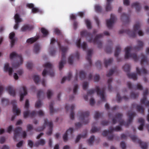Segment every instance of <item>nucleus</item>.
<instances>
[{"label":"nucleus","mask_w":149,"mask_h":149,"mask_svg":"<svg viewBox=\"0 0 149 149\" xmlns=\"http://www.w3.org/2000/svg\"><path fill=\"white\" fill-rule=\"evenodd\" d=\"M39 38L38 36L32 37L26 40V42L29 44H32L37 41Z\"/></svg>","instance_id":"obj_31"},{"label":"nucleus","mask_w":149,"mask_h":149,"mask_svg":"<svg viewBox=\"0 0 149 149\" xmlns=\"http://www.w3.org/2000/svg\"><path fill=\"white\" fill-rule=\"evenodd\" d=\"M136 115V113L135 112H132L131 111H129L127 113V116H128L129 119L127 122H125L122 119L123 114L119 113H117L112 118L113 124H115L117 121H118L120 125H124L126 127H128L132 123L133 118Z\"/></svg>","instance_id":"obj_1"},{"label":"nucleus","mask_w":149,"mask_h":149,"mask_svg":"<svg viewBox=\"0 0 149 149\" xmlns=\"http://www.w3.org/2000/svg\"><path fill=\"white\" fill-rule=\"evenodd\" d=\"M139 93H134L133 92H132L130 94V97L132 99H135L139 96Z\"/></svg>","instance_id":"obj_53"},{"label":"nucleus","mask_w":149,"mask_h":149,"mask_svg":"<svg viewBox=\"0 0 149 149\" xmlns=\"http://www.w3.org/2000/svg\"><path fill=\"white\" fill-rule=\"evenodd\" d=\"M68 50L67 48H62V58L59 63V69L61 70L64 66V64L66 63L65 53Z\"/></svg>","instance_id":"obj_11"},{"label":"nucleus","mask_w":149,"mask_h":149,"mask_svg":"<svg viewBox=\"0 0 149 149\" xmlns=\"http://www.w3.org/2000/svg\"><path fill=\"white\" fill-rule=\"evenodd\" d=\"M105 90V88H102L100 89L98 86H97L95 87V89H91L88 90L87 92V95H91L93 94L96 91L97 95H99L100 97L102 100L105 101L106 100L104 96Z\"/></svg>","instance_id":"obj_3"},{"label":"nucleus","mask_w":149,"mask_h":149,"mask_svg":"<svg viewBox=\"0 0 149 149\" xmlns=\"http://www.w3.org/2000/svg\"><path fill=\"white\" fill-rule=\"evenodd\" d=\"M137 45L134 47V49L135 50L139 51L142 49L143 46V43L142 41L138 40L137 41Z\"/></svg>","instance_id":"obj_24"},{"label":"nucleus","mask_w":149,"mask_h":149,"mask_svg":"<svg viewBox=\"0 0 149 149\" xmlns=\"http://www.w3.org/2000/svg\"><path fill=\"white\" fill-rule=\"evenodd\" d=\"M16 103V101L15 100L11 101V104L13 105V112L14 113H15L17 115H18L20 113V111L17 108Z\"/></svg>","instance_id":"obj_19"},{"label":"nucleus","mask_w":149,"mask_h":149,"mask_svg":"<svg viewBox=\"0 0 149 149\" xmlns=\"http://www.w3.org/2000/svg\"><path fill=\"white\" fill-rule=\"evenodd\" d=\"M109 129V130H104L102 132V135L103 136H108V139L109 140H112L114 137V135L112 134V132L114 130L119 131L121 129V127L118 126H116L115 128L110 127Z\"/></svg>","instance_id":"obj_5"},{"label":"nucleus","mask_w":149,"mask_h":149,"mask_svg":"<svg viewBox=\"0 0 149 149\" xmlns=\"http://www.w3.org/2000/svg\"><path fill=\"white\" fill-rule=\"evenodd\" d=\"M72 73L70 72H69L68 73V76L67 77H63L61 81V83H63L66 80H68L69 81L72 77Z\"/></svg>","instance_id":"obj_35"},{"label":"nucleus","mask_w":149,"mask_h":149,"mask_svg":"<svg viewBox=\"0 0 149 149\" xmlns=\"http://www.w3.org/2000/svg\"><path fill=\"white\" fill-rule=\"evenodd\" d=\"M26 66L28 69H31L33 66V64L32 62L31 61L28 62L26 64Z\"/></svg>","instance_id":"obj_58"},{"label":"nucleus","mask_w":149,"mask_h":149,"mask_svg":"<svg viewBox=\"0 0 149 149\" xmlns=\"http://www.w3.org/2000/svg\"><path fill=\"white\" fill-rule=\"evenodd\" d=\"M105 8L107 11H111L112 9L111 4L107 3Z\"/></svg>","instance_id":"obj_57"},{"label":"nucleus","mask_w":149,"mask_h":149,"mask_svg":"<svg viewBox=\"0 0 149 149\" xmlns=\"http://www.w3.org/2000/svg\"><path fill=\"white\" fill-rule=\"evenodd\" d=\"M130 137L134 142L137 143L139 144L142 149H147L148 145L146 143L142 142L135 135H131Z\"/></svg>","instance_id":"obj_10"},{"label":"nucleus","mask_w":149,"mask_h":149,"mask_svg":"<svg viewBox=\"0 0 149 149\" xmlns=\"http://www.w3.org/2000/svg\"><path fill=\"white\" fill-rule=\"evenodd\" d=\"M122 99H124L125 101H127L128 99V98L126 96H124L123 97H121L120 94L118 93L117 95V102H120Z\"/></svg>","instance_id":"obj_33"},{"label":"nucleus","mask_w":149,"mask_h":149,"mask_svg":"<svg viewBox=\"0 0 149 149\" xmlns=\"http://www.w3.org/2000/svg\"><path fill=\"white\" fill-rule=\"evenodd\" d=\"M113 61V58H110L108 60H105L104 61V63L106 68H107L108 65L111 64Z\"/></svg>","instance_id":"obj_40"},{"label":"nucleus","mask_w":149,"mask_h":149,"mask_svg":"<svg viewBox=\"0 0 149 149\" xmlns=\"http://www.w3.org/2000/svg\"><path fill=\"white\" fill-rule=\"evenodd\" d=\"M22 131V128L21 127H16L14 130V136L13 139L15 141L17 139V137H19L20 136V133Z\"/></svg>","instance_id":"obj_16"},{"label":"nucleus","mask_w":149,"mask_h":149,"mask_svg":"<svg viewBox=\"0 0 149 149\" xmlns=\"http://www.w3.org/2000/svg\"><path fill=\"white\" fill-rule=\"evenodd\" d=\"M132 47H127L125 48V59H127L129 57L132 58L134 61L136 62L139 59L137 55L135 53L130 54V52L132 50Z\"/></svg>","instance_id":"obj_8"},{"label":"nucleus","mask_w":149,"mask_h":149,"mask_svg":"<svg viewBox=\"0 0 149 149\" xmlns=\"http://www.w3.org/2000/svg\"><path fill=\"white\" fill-rule=\"evenodd\" d=\"M100 130V128H98L96 127H92L91 130V133H94L95 132L99 131Z\"/></svg>","instance_id":"obj_55"},{"label":"nucleus","mask_w":149,"mask_h":149,"mask_svg":"<svg viewBox=\"0 0 149 149\" xmlns=\"http://www.w3.org/2000/svg\"><path fill=\"white\" fill-rule=\"evenodd\" d=\"M41 31L43 34L44 37H45L48 34V32L47 30L44 28H42L41 29Z\"/></svg>","instance_id":"obj_47"},{"label":"nucleus","mask_w":149,"mask_h":149,"mask_svg":"<svg viewBox=\"0 0 149 149\" xmlns=\"http://www.w3.org/2000/svg\"><path fill=\"white\" fill-rule=\"evenodd\" d=\"M88 86V83L87 82H84L83 84V88L84 90H86Z\"/></svg>","instance_id":"obj_62"},{"label":"nucleus","mask_w":149,"mask_h":149,"mask_svg":"<svg viewBox=\"0 0 149 149\" xmlns=\"http://www.w3.org/2000/svg\"><path fill=\"white\" fill-rule=\"evenodd\" d=\"M121 51V48L119 45L116 46L114 55L116 57H118Z\"/></svg>","instance_id":"obj_39"},{"label":"nucleus","mask_w":149,"mask_h":149,"mask_svg":"<svg viewBox=\"0 0 149 149\" xmlns=\"http://www.w3.org/2000/svg\"><path fill=\"white\" fill-rule=\"evenodd\" d=\"M115 71V70L113 69H111L110 70L108 73L107 74V77H109L111 76L113 73Z\"/></svg>","instance_id":"obj_60"},{"label":"nucleus","mask_w":149,"mask_h":149,"mask_svg":"<svg viewBox=\"0 0 149 149\" xmlns=\"http://www.w3.org/2000/svg\"><path fill=\"white\" fill-rule=\"evenodd\" d=\"M123 69L125 72L127 73L130 72V66L128 64H125L123 67Z\"/></svg>","instance_id":"obj_41"},{"label":"nucleus","mask_w":149,"mask_h":149,"mask_svg":"<svg viewBox=\"0 0 149 149\" xmlns=\"http://www.w3.org/2000/svg\"><path fill=\"white\" fill-rule=\"evenodd\" d=\"M45 143V141L44 139H41L39 141L36 142L34 145V146L38 147L39 145L43 146Z\"/></svg>","instance_id":"obj_34"},{"label":"nucleus","mask_w":149,"mask_h":149,"mask_svg":"<svg viewBox=\"0 0 149 149\" xmlns=\"http://www.w3.org/2000/svg\"><path fill=\"white\" fill-rule=\"evenodd\" d=\"M74 104H72L70 107L67 105H66L65 107V109L67 111H68L70 109L71 113L70 115V119L72 120H73L74 118V114L73 111L74 109Z\"/></svg>","instance_id":"obj_21"},{"label":"nucleus","mask_w":149,"mask_h":149,"mask_svg":"<svg viewBox=\"0 0 149 149\" xmlns=\"http://www.w3.org/2000/svg\"><path fill=\"white\" fill-rule=\"evenodd\" d=\"M79 76L81 79H84L86 77V74L83 71H81L79 72Z\"/></svg>","instance_id":"obj_49"},{"label":"nucleus","mask_w":149,"mask_h":149,"mask_svg":"<svg viewBox=\"0 0 149 149\" xmlns=\"http://www.w3.org/2000/svg\"><path fill=\"white\" fill-rule=\"evenodd\" d=\"M132 7H135L137 11H139L141 9V6L138 2L133 3L132 5Z\"/></svg>","instance_id":"obj_38"},{"label":"nucleus","mask_w":149,"mask_h":149,"mask_svg":"<svg viewBox=\"0 0 149 149\" xmlns=\"http://www.w3.org/2000/svg\"><path fill=\"white\" fill-rule=\"evenodd\" d=\"M4 70L5 72H8L9 75L11 76L12 75L13 72V69L9 67V64L8 63L5 64L4 67Z\"/></svg>","instance_id":"obj_25"},{"label":"nucleus","mask_w":149,"mask_h":149,"mask_svg":"<svg viewBox=\"0 0 149 149\" xmlns=\"http://www.w3.org/2000/svg\"><path fill=\"white\" fill-rule=\"evenodd\" d=\"M115 20L116 17L115 15L111 14L110 19L106 20L107 25L108 28L109 29L111 28Z\"/></svg>","instance_id":"obj_13"},{"label":"nucleus","mask_w":149,"mask_h":149,"mask_svg":"<svg viewBox=\"0 0 149 149\" xmlns=\"http://www.w3.org/2000/svg\"><path fill=\"white\" fill-rule=\"evenodd\" d=\"M120 146L122 149H126V146L125 142L123 141H122L120 143Z\"/></svg>","instance_id":"obj_64"},{"label":"nucleus","mask_w":149,"mask_h":149,"mask_svg":"<svg viewBox=\"0 0 149 149\" xmlns=\"http://www.w3.org/2000/svg\"><path fill=\"white\" fill-rule=\"evenodd\" d=\"M136 71L137 74L140 75L141 74H146L148 73L147 70L144 68H142V69L140 70L138 67H136Z\"/></svg>","instance_id":"obj_26"},{"label":"nucleus","mask_w":149,"mask_h":149,"mask_svg":"<svg viewBox=\"0 0 149 149\" xmlns=\"http://www.w3.org/2000/svg\"><path fill=\"white\" fill-rule=\"evenodd\" d=\"M112 81V78H109L108 79L107 81V83L108 84V89L109 91L111 92L112 91V87L111 85V84Z\"/></svg>","instance_id":"obj_44"},{"label":"nucleus","mask_w":149,"mask_h":149,"mask_svg":"<svg viewBox=\"0 0 149 149\" xmlns=\"http://www.w3.org/2000/svg\"><path fill=\"white\" fill-rule=\"evenodd\" d=\"M132 106L133 108L136 107V109L138 112L144 114V109L142 106L135 103L133 104Z\"/></svg>","instance_id":"obj_20"},{"label":"nucleus","mask_w":149,"mask_h":149,"mask_svg":"<svg viewBox=\"0 0 149 149\" xmlns=\"http://www.w3.org/2000/svg\"><path fill=\"white\" fill-rule=\"evenodd\" d=\"M92 52L93 51L92 50L89 49L88 50L87 52V56L86 57V59L89 62L90 66H91L92 64L91 58Z\"/></svg>","instance_id":"obj_27"},{"label":"nucleus","mask_w":149,"mask_h":149,"mask_svg":"<svg viewBox=\"0 0 149 149\" xmlns=\"http://www.w3.org/2000/svg\"><path fill=\"white\" fill-rule=\"evenodd\" d=\"M140 28L139 22H138L134 26V31H130L129 29L126 30H121L119 31L120 34L125 33L127 34L130 37H134L136 36L137 31L139 30Z\"/></svg>","instance_id":"obj_4"},{"label":"nucleus","mask_w":149,"mask_h":149,"mask_svg":"<svg viewBox=\"0 0 149 149\" xmlns=\"http://www.w3.org/2000/svg\"><path fill=\"white\" fill-rule=\"evenodd\" d=\"M87 134V132H86L85 134L84 135H81V134L79 135L77 137L76 139L75 140V142L76 143L78 142L80 140L81 138H85Z\"/></svg>","instance_id":"obj_42"},{"label":"nucleus","mask_w":149,"mask_h":149,"mask_svg":"<svg viewBox=\"0 0 149 149\" xmlns=\"http://www.w3.org/2000/svg\"><path fill=\"white\" fill-rule=\"evenodd\" d=\"M55 42H56L57 43L58 46L59 47L60 50L62 51V48H66L63 46H61L60 43L58 41L56 40L54 38H52L51 40L50 44H53Z\"/></svg>","instance_id":"obj_32"},{"label":"nucleus","mask_w":149,"mask_h":149,"mask_svg":"<svg viewBox=\"0 0 149 149\" xmlns=\"http://www.w3.org/2000/svg\"><path fill=\"white\" fill-rule=\"evenodd\" d=\"M43 92L41 90L38 91L37 93V96L38 100L37 101L35 104V107L36 108H39L41 106L42 104L41 101L39 100L41 95L43 94Z\"/></svg>","instance_id":"obj_22"},{"label":"nucleus","mask_w":149,"mask_h":149,"mask_svg":"<svg viewBox=\"0 0 149 149\" xmlns=\"http://www.w3.org/2000/svg\"><path fill=\"white\" fill-rule=\"evenodd\" d=\"M127 75L128 77L129 78L132 79L134 80L137 79V75L134 73H130V72H128L127 73Z\"/></svg>","instance_id":"obj_37"},{"label":"nucleus","mask_w":149,"mask_h":149,"mask_svg":"<svg viewBox=\"0 0 149 149\" xmlns=\"http://www.w3.org/2000/svg\"><path fill=\"white\" fill-rule=\"evenodd\" d=\"M74 56L73 55H71L68 58V62L70 64L72 65L73 63V60Z\"/></svg>","instance_id":"obj_54"},{"label":"nucleus","mask_w":149,"mask_h":149,"mask_svg":"<svg viewBox=\"0 0 149 149\" xmlns=\"http://www.w3.org/2000/svg\"><path fill=\"white\" fill-rule=\"evenodd\" d=\"M85 22L87 28L88 29H91V26L90 21L88 19H86L85 20Z\"/></svg>","instance_id":"obj_56"},{"label":"nucleus","mask_w":149,"mask_h":149,"mask_svg":"<svg viewBox=\"0 0 149 149\" xmlns=\"http://www.w3.org/2000/svg\"><path fill=\"white\" fill-rule=\"evenodd\" d=\"M127 84L128 87L130 89H133L135 90L139 89L140 90H143V86L140 84H137L136 86L135 87L134 86H133L132 85L130 81L127 82Z\"/></svg>","instance_id":"obj_17"},{"label":"nucleus","mask_w":149,"mask_h":149,"mask_svg":"<svg viewBox=\"0 0 149 149\" xmlns=\"http://www.w3.org/2000/svg\"><path fill=\"white\" fill-rule=\"evenodd\" d=\"M1 103L3 105H8L9 102V100L7 99L2 98L1 100Z\"/></svg>","instance_id":"obj_50"},{"label":"nucleus","mask_w":149,"mask_h":149,"mask_svg":"<svg viewBox=\"0 0 149 149\" xmlns=\"http://www.w3.org/2000/svg\"><path fill=\"white\" fill-rule=\"evenodd\" d=\"M54 103L53 102H51L49 104V109L50 113L51 114H52L54 111L56 110H54L53 108V105Z\"/></svg>","instance_id":"obj_43"},{"label":"nucleus","mask_w":149,"mask_h":149,"mask_svg":"<svg viewBox=\"0 0 149 149\" xmlns=\"http://www.w3.org/2000/svg\"><path fill=\"white\" fill-rule=\"evenodd\" d=\"M13 58H17L19 59L20 62L14 63L12 64V66L13 68H16L22 64L23 62L22 58L21 55L18 54L15 52H13L10 55V58L11 59Z\"/></svg>","instance_id":"obj_7"},{"label":"nucleus","mask_w":149,"mask_h":149,"mask_svg":"<svg viewBox=\"0 0 149 149\" xmlns=\"http://www.w3.org/2000/svg\"><path fill=\"white\" fill-rule=\"evenodd\" d=\"M95 11L97 13H100L101 12L102 8L101 6L99 5H96L95 6Z\"/></svg>","instance_id":"obj_45"},{"label":"nucleus","mask_w":149,"mask_h":149,"mask_svg":"<svg viewBox=\"0 0 149 149\" xmlns=\"http://www.w3.org/2000/svg\"><path fill=\"white\" fill-rule=\"evenodd\" d=\"M141 57L140 63L141 65H143L144 63L148 64L147 57L143 54H141Z\"/></svg>","instance_id":"obj_29"},{"label":"nucleus","mask_w":149,"mask_h":149,"mask_svg":"<svg viewBox=\"0 0 149 149\" xmlns=\"http://www.w3.org/2000/svg\"><path fill=\"white\" fill-rule=\"evenodd\" d=\"M52 95V93L51 91L50 90H48L47 92V95L48 98L49 99H50Z\"/></svg>","instance_id":"obj_63"},{"label":"nucleus","mask_w":149,"mask_h":149,"mask_svg":"<svg viewBox=\"0 0 149 149\" xmlns=\"http://www.w3.org/2000/svg\"><path fill=\"white\" fill-rule=\"evenodd\" d=\"M95 136H91L90 139L88 140V143L90 146L92 145L93 141L94 139Z\"/></svg>","instance_id":"obj_51"},{"label":"nucleus","mask_w":149,"mask_h":149,"mask_svg":"<svg viewBox=\"0 0 149 149\" xmlns=\"http://www.w3.org/2000/svg\"><path fill=\"white\" fill-rule=\"evenodd\" d=\"M73 129L70 128L67 130L63 136V139L64 141H66L68 139V136H72L73 132Z\"/></svg>","instance_id":"obj_18"},{"label":"nucleus","mask_w":149,"mask_h":149,"mask_svg":"<svg viewBox=\"0 0 149 149\" xmlns=\"http://www.w3.org/2000/svg\"><path fill=\"white\" fill-rule=\"evenodd\" d=\"M6 89L10 95L13 96H15L16 94L15 90L13 89L12 87L10 86H8L7 88Z\"/></svg>","instance_id":"obj_28"},{"label":"nucleus","mask_w":149,"mask_h":149,"mask_svg":"<svg viewBox=\"0 0 149 149\" xmlns=\"http://www.w3.org/2000/svg\"><path fill=\"white\" fill-rule=\"evenodd\" d=\"M33 79L36 84H38L40 80V77L38 75H35L33 77Z\"/></svg>","instance_id":"obj_52"},{"label":"nucleus","mask_w":149,"mask_h":149,"mask_svg":"<svg viewBox=\"0 0 149 149\" xmlns=\"http://www.w3.org/2000/svg\"><path fill=\"white\" fill-rule=\"evenodd\" d=\"M14 18L15 20V22L19 23L22 22L21 18L20 17L19 15L17 14H16L15 15Z\"/></svg>","instance_id":"obj_46"},{"label":"nucleus","mask_w":149,"mask_h":149,"mask_svg":"<svg viewBox=\"0 0 149 149\" xmlns=\"http://www.w3.org/2000/svg\"><path fill=\"white\" fill-rule=\"evenodd\" d=\"M33 27L32 26H29L28 25H24L21 28V30L22 31L25 32L27 30H30L32 29Z\"/></svg>","instance_id":"obj_30"},{"label":"nucleus","mask_w":149,"mask_h":149,"mask_svg":"<svg viewBox=\"0 0 149 149\" xmlns=\"http://www.w3.org/2000/svg\"><path fill=\"white\" fill-rule=\"evenodd\" d=\"M20 101H22L24 99V96L27 94L26 88L25 86H23L20 88Z\"/></svg>","instance_id":"obj_15"},{"label":"nucleus","mask_w":149,"mask_h":149,"mask_svg":"<svg viewBox=\"0 0 149 149\" xmlns=\"http://www.w3.org/2000/svg\"><path fill=\"white\" fill-rule=\"evenodd\" d=\"M102 115V113H100L98 111H96L95 114L94 118L95 119H97L99 118Z\"/></svg>","instance_id":"obj_59"},{"label":"nucleus","mask_w":149,"mask_h":149,"mask_svg":"<svg viewBox=\"0 0 149 149\" xmlns=\"http://www.w3.org/2000/svg\"><path fill=\"white\" fill-rule=\"evenodd\" d=\"M80 34L81 37H85L86 38L88 42H93L94 44L96 43L99 48H101L102 47V42L99 39L103 37L102 34L97 35L94 39H93V34L87 30H85L81 31Z\"/></svg>","instance_id":"obj_2"},{"label":"nucleus","mask_w":149,"mask_h":149,"mask_svg":"<svg viewBox=\"0 0 149 149\" xmlns=\"http://www.w3.org/2000/svg\"><path fill=\"white\" fill-rule=\"evenodd\" d=\"M40 49V47L38 43H35L34 46L33 52L36 54L38 53Z\"/></svg>","instance_id":"obj_36"},{"label":"nucleus","mask_w":149,"mask_h":149,"mask_svg":"<svg viewBox=\"0 0 149 149\" xmlns=\"http://www.w3.org/2000/svg\"><path fill=\"white\" fill-rule=\"evenodd\" d=\"M94 79L95 81H98L100 79V77L99 74H96L94 76Z\"/></svg>","instance_id":"obj_61"},{"label":"nucleus","mask_w":149,"mask_h":149,"mask_svg":"<svg viewBox=\"0 0 149 149\" xmlns=\"http://www.w3.org/2000/svg\"><path fill=\"white\" fill-rule=\"evenodd\" d=\"M46 125H45L44 123V124L42 127H39L35 129L34 130L36 132H40L42 131L45 128Z\"/></svg>","instance_id":"obj_48"},{"label":"nucleus","mask_w":149,"mask_h":149,"mask_svg":"<svg viewBox=\"0 0 149 149\" xmlns=\"http://www.w3.org/2000/svg\"><path fill=\"white\" fill-rule=\"evenodd\" d=\"M89 112L86 111L81 113L79 117V120L83 124H86L89 122L88 116Z\"/></svg>","instance_id":"obj_9"},{"label":"nucleus","mask_w":149,"mask_h":149,"mask_svg":"<svg viewBox=\"0 0 149 149\" xmlns=\"http://www.w3.org/2000/svg\"><path fill=\"white\" fill-rule=\"evenodd\" d=\"M45 124L47 125L49 127V131L47 132V134L48 135H51L52 133L53 125L52 121L48 122L47 119H45Z\"/></svg>","instance_id":"obj_14"},{"label":"nucleus","mask_w":149,"mask_h":149,"mask_svg":"<svg viewBox=\"0 0 149 149\" xmlns=\"http://www.w3.org/2000/svg\"><path fill=\"white\" fill-rule=\"evenodd\" d=\"M148 93V89H146L143 93V98L141 100V102L142 104H143L145 105L149 106V101H147V96Z\"/></svg>","instance_id":"obj_12"},{"label":"nucleus","mask_w":149,"mask_h":149,"mask_svg":"<svg viewBox=\"0 0 149 149\" xmlns=\"http://www.w3.org/2000/svg\"><path fill=\"white\" fill-rule=\"evenodd\" d=\"M121 20L124 22L128 23L130 22V16L128 15L123 13L121 16Z\"/></svg>","instance_id":"obj_23"},{"label":"nucleus","mask_w":149,"mask_h":149,"mask_svg":"<svg viewBox=\"0 0 149 149\" xmlns=\"http://www.w3.org/2000/svg\"><path fill=\"white\" fill-rule=\"evenodd\" d=\"M44 67L46 68L48 70L45 69L43 71L42 75L43 76H45L48 73L51 77H54V73L52 70V64L49 63H47L43 65Z\"/></svg>","instance_id":"obj_6"}]
</instances>
